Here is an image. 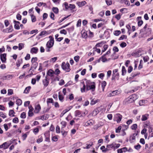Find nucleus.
Listing matches in <instances>:
<instances>
[{
  "instance_id": "34",
  "label": "nucleus",
  "mask_w": 153,
  "mask_h": 153,
  "mask_svg": "<svg viewBox=\"0 0 153 153\" xmlns=\"http://www.w3.org/2000/svg\"><path fill=\"white\" fill-rule=\"evenodd\" d=\"M114 145L113 143H112L111 144L108 145L106 146V147L108 148L110 150L111 149L114 148Z\"/></svg>"
},
{
  "instance_id": "48",
  "label": "nucleus",
  "mask_w": 153,
  "mask_h": 153,
  "mask_svg": "<svg viewBox=\"0 0 153 153\" xmlns=\"http://www.w3.org/2000/svg\"><path fill=\"white\" fill-rule=\"evenodd\" d=\"M137 134L134 133L133 134V136H131L130 137V140H134L135 139V136H136Z\"/></svg>"
},
{
  "instance_id": "1",
  "label": "nucleus",
  "mask_w": 153,
  "mask_h": 153,
  "mask_svg": "<svg viewBox=\"0 0 153 153\" xmlns=\"http://www.w3.org/2000/svg\"><path fill=\"white\" fill-rule=\"evenodd\" d=\"M85 84L84 82H81V84L83 85V87L81 88V91L83 93L85 91V90L88 91L92 90L94 91L95 89V84L94 82H92L89 80H86Z\"/></svg>"
},
{
  "instance_id": "46",
  "label": "nucleus",
  "mask_w": 153,
  "mask_h": 153,
  "mask_svg": "<svg viewBox=\"0 0 153 153\" xmlns=\"http://www.w3.org/2000/svg\"><path fill=\"white\" fill-rule=\"evenodd\" d=\"M13 94V90L12 89H9L8 90V95H11Z\"/></svg>"
},
{
  "instance_id": "60",
  "label": "nucleus",
  "mask_w": 153,
  "mask_h": 153,
  "mask_svg": "<svg viewBox=\"0 0 153 153\" xmlns=\"http://www.w3.org/2000/svg\"><path fill=\"white\" fill-rule=\"evenodd\" d=\"M74 29V27L72 26L69 28L67 29V30L69 32H71L73 31Z\"/></svg>"
},
{
  "instance_id": "32",
  "label": "nucleus",
  "mask_w": 153,
  "mask_h": 153,
  "mask_svg": "<svg viewBox=\"0 0 153 153\" xmlns=\"http://www.w3.org/2000/svg\"><path fill=\"white\" fill-rule=\"evenodd\" d=\"M61 124L62 126L61 127L62 128H64L66 127L67 124V123L64 121H62L61 122Z\"/></svg>"
},
{
  "instance_id": "19",
  "label": "nucleus",
  "mask_w": 153,
  "mask_h": 153,
  "mask_svg": "<svg viewBox=\"0 0 153 153\" xmlns=\"http://www.w3.org/2000/svg\"><path fill=\"white\" fill-rule=\"evenodd\" d=\"M118 90H115L112 91L111 93H110L108 96V97H111L116 95L117 94H118L119 93H118Z\"/></svg>"
},
{
  "instance_id": "52",
  "label": "nucleus",
  "mask_w": 153,
  "mask_h": 153,
  "mask_svg": "<svg viewBox=\"0 0 153 153\" xmlns=\"http://www.w3.org/2000/svg\"><path fill=\"white\" fill-rule=\"evenodd\" d=\"M53 100L52 98H48L47 100V102L48 104L49 103H53Z\"/></svg>"
},
{
  "instance_id": "57",
  "label": "nucleus",
  "mask_w": 153,
  "mask_h": 153,
  "mask_svg": "<svg viewBox=\"0 0 153 153\" xmlns=\"http://www.w3.org/2000/svg\"><path fill=\"white\" fill-rule=\"evenodd\" d=\"M57 59V57H54L51 58L50 60V61L52 62H54Z\"/></svg>"
},
{
  "instance_id": "10",
  "label": "nucleus",
  "mask_w": 153,
  "mask_h": 153,
  "mask_svg": "<svg viewBox=\"0 0 153 153\" xmlns=\"http://www.w3.org/2000/svg\"><path fill=\"white\" fill-rule=\"evenodd\" d=\"M13 22L14 24V28L16 30H19L20 29L19 24H20L19 22L13 21Z\"/></svg>"
},
{
  "instance_id": "4",
  "label": "nucleus",
  "mask_w": 153,
  "mask_h": 153,
  "mask_svg": "<svg viewBox=\"0 0 153 153\" xmlns=\"http://www.w3.org/2000/svg\"><path fill=\"white\" fill-rule=\"evenodd\" d=\"M62 69L67 72H69L70 71L71 69L70 68V65L68 62L66 64L65 62H63L61 65Z\"/></svg>"
},
{
  "instance_id": "38",
  "label": "nucleus",
  "mask_w": 153,
  "mask_h": 153,
  "mask_svg": "<svg viewBox=\"0 0 153 153\" xmlns=\"http://www.w3.org/2000/svg\"><path fill=\"white\" fill-rule=\"evenodd\" d=\"M52 10L53 12L55 13H58L59 12V10L57 7H53L52 8Z\"/></svg>"
},
{
  "instance_id": "43",
  "label": "nucleus",
  "mask_w": 153,
  "mask_h": 153,
  "mask_svg": "<svg viewBox=\"0 0 153 153\" xmlns=\"http://www.w3.org/2000/svg\"><path fill=\"white\" fill-rule=\"evenodd\" d=\"M87 146L85 147H84V149H88L91 148V147L93 145V142L91 143V144H87Z\"/></svg>"
},
{
  "instance_id": "55",
  "label": "nucleus",
  "mask_w": 153,
  "mask_h": 153,
  "mask_svg": "<svg viewBox=\"0 0 153 153\" xmlns=\"http://www.w3.org/2000/svg\"><path fill=\"white\" fill-rule=\"evenodd\" d=\"M142 60H141L140 61V64L138 67V69L139 70H140L143 67V64H142Z\"/></svg>"
},
{
  "instance_id": "35",
  "label": "nucleus",
  "mask_w": 153,
  "mask_h": 153,
  "mask_svg": "<svg viewBox=\"0 0 153 153\" xmlns=\"http://www.w3.org/2000/svg\"><path fill=\"white\" fill-rule=\"evenodd\" d=\"M137 128V126L136 124H134L131 126V129L133 130H136Z\"/></svg>"
},
{
  "instance_id": "64",
  "label": "nucleus",
  "mask_w": 153,
  "mask_h": 153,
  "mask_svg": "<svg viewBox=\"0 0 153 153\" xmlns=\"http://www.w3.org/2000/svg\"><path fill=\"white\" fill-rule=\"evenodd\" d=\"M60 33L61 34H63L65 35H66L67 33V31L65 29H63L62 30H61L60 31Z\"/></svg>"
},
{
  "instance_id": "6",
  "label": "nucleus",
  "mask_w": 153,
  "mask_h": 153,
  "mask_svg": "<svg viewBox=\"0 0 153 153\" xmlns=\"http://www.w3.org/2000/svg\"><path fill=\"white\" fill-rule=\"evenodd\" d=\"M114 116V121H116L117 123H120L122 118V116L120 114H117Z\"/></svg>"
},
{
  "instance_id": "42",
  "label": "nucleus",
  "mask_w": 153,
  "mask_h": 153,
  "mask_svg": "<svg viewBox=\"0 0 153 153\" xmlns=\"http://www.w3.org/2000/svg\"><path fill=\"white\" fill-rule=\"evenodd\" d=\"M108 46L107 45H105L103 46V49L102 50V53L104 52L107 49Z\"/></svg>"
},
{
  "instance_id": "39",
  "label": "nucleus",
  "mask_w": 153,
  "mask_h": 153,
  "mask_svg": "<svg viewBox=\"0 0 153 153\" xmlns=\"http://www.w3.org/2000/svg\"><path fill=\"white\" fill-rule=\"evenodd\" d=\"M20 117L22 119H25L26 117V114L25 112H23L21 113Z\"/></svg>"
},
{
  "instance_id": "21",
  "label": "nucleus",
  "mask_w": 153,
  "mask_h": 153,
  "mask_svg": "<svg viewBox=\"0 0 153 153\" xmlns=\"http://www.w3.org/2000/svg\"><path fill=\"white\" fill-rule=\"evenodd\" d=\"M15 114V112L13 110H10L9 112V115L10 117H14L15 115L14 114Z\"/></svg>"
},
{
  "instance_id": "50",
  "label": "nucleus",
  "mask_w": 153,
  "mask_h": 153,
  "mask_svg": "<svg viewBox=\"0 0 153 153\" xmlns=\"http://www.w3.org/2000/svg\"><path fill=\"white\" fill-rule=\"evenodd\" d=\"M37 5L38 7H40L43 5L44 6H45L46 5V3H44L42 2H40L38 3Z\"/></svg>"
},
{
  "instance_id": "56",
  "label": "nucleus",
  "mask_w": 153,
  "mask_h": 153,
  "mask_svg": "<svg viewBox=\"0 0 153 153\" xmlns=\"http://www.w3.org/2000/svg\"><path fill=\"white\" fill-rule=\"evenodd\" d=\"M133 70V68L131 66H130L128 69V73H130Z\"/></svg>"
},
{
  "instance_id": "9",
  "label": "nucleus",
  "mask_w": 153,
  "mask_h": 153,
  "mask_svg": "<svg viewBox=\"0 0 153 153\" xmlns=\"http://www.w3.org/2000/svg\"><path fill=\"white\" fill-rule=\"evenodd\" d=\"M6 53H4L1 55L0 59L2 62L4 63H5L6 62Z\"/></svg>"
},
{
  "instance_id": "28",
  "label": "nucleus",
  "mask_w": 153,
  "mask_h": 153,
  "mask_svg": "<svg viewBox=\"0 0 153 153\" xmlns=\"http://www.w3.org/2000/svg\"><path fill=\"white\" fill-rule=\"evenodd\" d=\"M105 43L104 42L102 41L100 42L97 43L95 45L94 47L97 48V47H101L102 46L103 44Z\"/></svg>"
},
{
  "instance_id": "11",
  "label": "nucleus",
  "mask_w": 153,
  "mask_h": 153,
  "mask_svg": "<svg viewBox=\"0 0 153 153\" xmlns=\"http://www.w3.org/2000/svg\"><path fill=\"white\" fill-rule=\"evenodd\" d=\"M44 135L45 137V141L47 142H50V133L49 132H45Z\"/></svg>"
},
{
  "instance_id": "31",
  "label": "nucleus",
  "mask_w": 153,
  "mask_h": 153,
  "mask_svg": "<svg viewBox=\"0 0 153 153\" xmlns=\"http://www.w3.org/2000/svg\"><path fill=\"white\" fill-rule=\"evenodd\" d=\"M86 3L85 1H83L81 2H79L78 3V5L79 7H82L85 5Z\"/></svg>"
},
{
  "instance_id": "47",
  "label": "nucleus",
  "mask_w": 153,
  "mask_h": 153,
  "mask_svg": "<svg viewBox=\"0 0 153 153\" xmlns=\"http://www.w3.org/2000/svg\"><path fill=\"white\" fill-rule=\"evenodd\" d=\"M31 16L32 22H35L36 20L35 16L33 15H31Z\"/></svg>"
},
{
  "instance_id": "20",
  "label": "nucleus",
  "mask_w": 153,
  "mask_h": 153,
  "mask_svg": "<svg viewBox=\"0 0 153 153\" xmlns=\"http://www.w3.org/2000/svg\"><path fill=\"white\" fill-rule=\"evenodd\" d=\"M54 74V71L51 69H49L47 73V75L52 77L53 76Z\"/></svg>"
},
{
  "instance_id": "22",
  "label": "nucleus",
  "mask_w": 153,
  "mask_h": 153,
  "mask_svg": "<svg viewBox=\"0 0 153 153\" xmlns=\"http://www.w3.org/2000/svg\"><path fill=\"white\" fill-rule=\"evenodd\" d=\"M99 112V111L97 109L94 110L92 113V115L93 116H96Z\"/></svg>"
},
{
  "instance_id": "51",
  "label": "nucleus",
  "mask_w": 153,
  "mask_h": 153,
  "mask_svg": "<svg viewBox=\"0 0 153 153\" xmlns=\"http://www.w3.org/2000/svg\"><path fill=\"white\" fill-rule=\"evenodd\" d=\"M143 59L144 62H146L149 60V57L146 56L143 57Z\"/></svg>"
},
{
  "instance_id": "41",
  "label": "nucleus",
  "mask_w": 153,
  "mask_h": 153,
  "mask_svg": "<svg viewBox=\"0 0 153 153\" xmlns=\"http://www.w3.org/2000/svg\"><path fill=\"white\" fill-rule=\"evenodd\" d=\"M122 128V127L121 126H119L116 129L115 132L117 133L120 132Z\"/></svg>"
},
{
  "instance_id": "33",
  "label": "nucleus",
  "mask_w": 153,
  "mask_h": 153,
  "mask_svg": "<svg viewBox=\"0 0 153 153\" xmlns=\"http://www.w3.org/2000/svg\"><path fill=\"white\" fill-rule=\"evenodd\" d=\"M0 116L2 117L3 119L7 117L6 114L2 112H0Z\"/></svg>"
},
{
  "instance_id": "27",
  "label": "nucleus",
  "mask_w": 153,
  "mask_h": 153,
  "mask_svg": "<svg viewBox=\"0 0 153 153\" xmlns=\"http://www.w3.org/2000/svg\"><path fill=\"white\" fill-rule=\"evenodd\" d=\"M16 102V104L18 106L21 105L22 103V100L20 99L17 100Z\"/></svg>"
},
{
  "instance_id": "37",
  "label": "nucleus",
  "mask_w": 153,
  "mask_h": 153,
  "mask_svg": "<svg viewBox=\"0 0 153 153\" xmlns=\"http://www.w3.org/2000/svg\"><path fill=\"white\" fill-rule=\"evenodd\" d=\"M19 50H21L24 47V44L22 43H20L19 44Z\"/></svg>"
},
{
  "instance_id": "36",
  "label": "nucleus",
  "mask_w": 153,
  "mask_h": 153,
  "mask_svg": "<svg viewBox=\"0 0 153 153\" xmlns=\"http://www.w3.org/2000/svg\"><path fill=\"white\" fill-rule=\"evenodd\" d=\"M99 101V100H91L90 104L91 105H93L95 104L97 102H98Z\"/></svg>"
},
{
  "instance_id": "62",
  "label": "nucleus",
  "mask_w": 153,
  "mask_h": 153,
  "mask_svg": "<svg viewBox=\"0 0 153 153\" xmlns=\"http://www.w3.org/2000/svg\"><path fill=\"white\" fill-rule=\"evenodd\" d=\"M55 15L53 13L51 12L50 13V17L53 20H54Z\"/></svg>"
},
{
  "instance_id": "49",
  "label": "nucleus",
  "mask_w": 153,
  "mask_h": 153,
  "mask_svg": "<svg viewBox=\"0 0 153 153\" xmlns=\"http://www.w3.org/2000/svg\"><path fill=\"white\" fill-rule=\"evenodd\" d=\"M105 55H104L101 57V60L103 62H105L107 61V59L105 57Z\"/></svg>"
},
{
  "instance_id": "18",
  "label": "nucleus",
  "mask_w": 153,
  "mask_h": 153,
  "mask_svg": "<svg viewBox=\"0 0 153 153\" xmlns=\"http://www.w3.org/2000/svg\"><path fill=\"white\" fill-rule=\"evenodd\" d=\"M149 115L148 114H146L142 115L141 120L142 121L147 120L149 117Z\"/></svg>"
},
{
  "instance_id": "16",
  "label": "nucleus",
  "mask_w": 153,
  "mask_h": 153,
  "mask_svg": "<svg viewBox=\"0 0 153 153\" xmlns=\"http://www.w3.org/2000/svg\"><path fill=\"white\" fill-rule=\"evenodd\" d=\"M38 51V49L37 47H33L31 49L30 52L32 54L36 53Z\"/></svg>"
},
{
  "instance_id": "45",
  "label": "nucleus",
  "mask_w": 153,
  "mask_h": 153,
  "mask_svg": "<svg viewBox=\"0 0 153 153\" xmlns=\"http://www.w3.org/2000/svg\"><path fill=\"white\" fill-rule=\"evenodd\" d=\"M71 10H72L75 8V6L74 4H69V7Z\"/></svg>"
},
{
  "instance_id": "15",
  "label": "nucleus",
  "mask_w": 153,
  "mask_h": 153,
  "mask_svg": "<svg viewBox=\"0 0 153 153\" xmlns=\"http://www.w3.org/2000/svg\"><path fill=\"white\" fill-rule=\"evenodd\" d=\"M10 145H8L7 142H4L3 144L0 145V149L4 148V149H7L9 146Z\"/></svg>"
},
{
  "instance_id": "53",
  "label": "nucleus",
  "mask_w": 153,
  "mask_h": 153,
  "mask_svg": "<svg viewBox=\"0 0 153 153\" xmlns=\"http://www.w3.org/2000/svg\"><path fill=\"white\" fill-rule=\"evenodd\" d=\"M126 45L127 44L125 42H123L120 44V46L123 48L126 47Z\"/></svg>"
},
{
  "instance_id": "29",
  "label": "nucleus",
  "mask_w": 153,
  "mask_h": 153,
  "mask_svg": "<svg viewBox=\"0 0 153 153\" xmlns=\"http://www.w3.org/2000/svg\"><path fill=\"white\" fill-rule=\"evenodd\" d=\"M31 87L30 86H28L26 87L24 93L25 94H27L29 93L30 89Z\"/></svg>"
},
{
  "instance_id": "24",
  "label": "nucleus",
  "mask_w": 153,
  "mask_h": 153,
  "mask_svg": "<svg viewBox=\"0 0 153 153\" xmlns=\"http://www.w3.org/2000/svg\"><path fill=\"white\" fill-rule=\"evenodd\" d=\"M107 84L106 82L105 81H103L101 82V86L102 88V91H104L105 87Z\"/></svg>"
},
{
  "instance_id": "7",
  "label": "nucleus",
  "mask_w": 153,
  "mask_h": 153,
  "mask_svg": "<svg viewBox=\"0 0 153 153\" xmlns=\"http://www.w3.org/2000/svg\"><path fill=\"white\" fill-rule=\"evenodd\" d=\"M118 69H115L113 70V74L112 75V77L111 78V80H115L116 76H119V74L118 72Z\"/></svg>"
},
{
  "instance_id": "30",
  "label": "nucleus",
  "mask_w": 153,
  "mask_h": 153,
  "mask_svg": "<svg viewBox=\"0 0 153 153\" xmlns=\"http://www.w3.org/2000/svg\"><path fill=\"white\" fill-rule=\"evenodd\" d=\"M127 36L126 35H122L119 39V40H121L123 39H126Z\"/></svg>"
},
{
  "instance_id": "58",
  "label": "nucleus",
  "mask_w": 153,
  "mask_h": 153,
  "mask_svg": "<svg viewBox=\"0 0 153 153\" xmlns=\"http://www.w3.org/2000/svg\"><path fill=\"white\" fill-rule=\"evenodd\" d=\"M6 32H8L12 31V27L11 26L9 27V28L6 29Z\"/></svg>"
},
{
  "instance_id": "26",
  "label": "nucleus",
  "mask_w": 153,
  "mask_h": 153,
  "mask_svg": "<svg viewBox=\"0 0 153 153\" xmlns=\"http://www.w3.org/2000/svg\"><path fill=\"white\" fill-rule=\"evenodd\" d=\"M14 76L13 75H7V76H5L4 78V79H11Z\"/></svg>"
},
{
  "instance_id": "25",
  "label": "nucleus",
  "mask_w": 153,
  "mask_h": 153,
  "mask_svg": "<svg viewBox=\"0 0 153 153\" xmlns=\"http://www.w3.org/2000/svg\"><path fill=\"white\" fill-rule=\"evenodd\" d=\"M22 62V59H18L16 63V65L18 67H19L20 65L21 64Z\"/></svg>"
},
{
  "instance_id": "3",
  "label": "nucleus",
  "mask_w": 153,
  "mask_h": 153,
  "mask_svg": "<svg viewBox=\"0 0 153 153\" xmlns=\"http://www.w3.org/2000/svg\"><path fill=\"white\" fill-rule=\"evenodd\" d=\"M50 39L47 42L46 45V51L47 52H49L51 51V48L53 46L54 44V38L51 36H49Z\"/></svg>"
},
{
  "instance_id": "5",
  "label": "nucleus",
  "mask_w": 153,
  "mask_h": 153,
  "mask_svg": "<svg viewBox=\"0 0 153 153\" xmlns=\"http://www.w3.org/2000/svg\"><path fill=\"white\" fill-rule=\"evenodd\" d=\"M38 58L36 57H33L31 59L32 66L35 69L36 68L38 65V63L36 62Z\"/></svg>"
},
{
  "instance_id": "12",
  "label": "nucleus",
  "mask_w": 153,
  "mask_h": 153,
  "mask_svg": "<svg viewBox=\"0 0 153 153\" xmlns=\"http://www.w3.org/2000/svg\"><path fill=\"white\" fill-rule=\"evenodd\" d=\"M72 108V106H71L69 107H68V108L65 110L63 111L62 113L61 114L60 117H62L66 113H67L68 111L69 110H70L71 108Z\"/></svg>"
},
{
  "instance_id": "23",
  "label": "nucleus",
  "mask_w": 153,
  "mask_h": 153,
  "mask_svg": "<svg viewBox=\"0 0 153 153\" xmlns=\"http://www.w3.org/2000/svg\"><path fill=\"white\" fill-rule=\"evenodd\" d=\"M126 70L125 67L124 66H123L122 69V76L125 75L126 73Z\"/></svg>"
},
{
  "instance_id": "8",
  "label": "nucleus",
  "mask_w": 153,
  "mask_h": 153,
  "mask_svg": "<svg viewBox=\"0 0 153 153\" xmlns=\"http://www.w3.org/2000/svg\"><path fill=\"white\" fill-rule=\"evenodd\" d=\"M42 82L44 87H47L48 85L49 82L48 80L47 76L45 77V79L42 80Z\"/></svg>"
},
{
  "instance_id": "59",
  "label": "nucleus",
  "mask_w": 153,
  "mask_h": 153,
  "mask_svg": "<svg viewBox=\"0 0 153 153\" xmlns=\"http://www.w3.org/2000/svg\"><path fill=\"white\" fill-rule=\"evenodd\" d=\"M81 20L80 19H79L78 20L77 23L76 24V26L77 27H80L81 26Z\"/></svg>"
},
{
  "instance_id": "44",
  "label": "nucleus",
  "mask_w": 153,
  "mask_h": 153,
  "mask_svg": "<svg viewBox=\"0 0 153 153\" xmlns=\"http://www.w3.org/2000/svg\"><path fill=\"white\" fill-rule=\"evenodd\" d=\"M121 33L120 30H116L114 32V34L116 36H118Z\"/></svg>"
},
{
  "instance_id": "54",
  "label": "nucleus",
  "mask_w": 153,
  "mask_h": 153,
  "mask_svg": "<svg viewBox=\"0 0 153 153\" xmlns=\"http://www.w3.org/2000/svg\"><path fill=\"white\" fill-rule=\"evenodd\" d=\"M105 2L108 5H110L112 3L111 0H105Z\"/></svg>"
},
{
  "instance_id": "63",
  "label": "nucleus",
  "mask_w": 153,
  "mask_h": 153,
  "mask_svg": "<svg viewBox=\"0 0 153 153\" xmlns=\"http://www.w3.org/2000/svg\"><path fill=\"white\" fill-rule=\"evenodd\" d=\"M104 76H105V74H104L101 73L98 76L99 77V78H101L102 79H103V77Z\"/></svg>"
},
{
  "instance_id": "40",
  "label": "nucleus",
  "mask_w": 153,
  "mask_h": 153,
  "mask_svg": "<svg viewBox=\"0 0 153 153\" xmlns=\"http://www.w3.org/2000/svg\"><path fill=\"white\" fill-rule=\"evenodd\" d=\"M13 122L15 123H19V119L18 117H15L13 118L12 121Z\"/></svg>"
},
{
  "instance_id": "14",
  "label": "nucleus",
  "mask_w": 153,
  "mask_h": 153,
  "mask_svg": "<svg viewBox=\"0 0 153 153\" xmlns=\"http://www.w3.org/2000/svg\"><path fill=\"white\" fill-rule=\"evenodd\" d=\"M93 121L92 120H90L87 121L86 123H85L84 126H91L93 125Z\"/></svg>"
},
{
  "instance_id": "2",
  "label": "nucleus",
  "mask_w": 153,
  "mask_h": 153,
  "mask_svg": "<svg viewBox=\"0 0 153 153\" xmlns=\"http://www.w3.org/2000/svg\"><path fill=\"white\" fill-rule=\"evenodd\" d=\"M138 98V95L135 94L131 95L124 100L123 102V104L126 105L133 102L136 100Z\"/></svg>"
},
{
  "instance_id": "61",
  "label": "nucleus",
  "mask_w": 153,
  "mask_h": 153,
  "mask_svg": "<svg viewBox=\"0 0 153 153\" xmlns=\"http://www.w3.org/2000/svg\"><path fill=\"white\" fill-rule=\"evenodd\" d=\"M56 132L57 133H60V128L58 126H57L56 127Z\"/></svg>"
},
{
  "instance_id": "17",
  "label": "nucleus",
  "mask_w": 153,
  "mask_h": 153,
  "mask_svg": "<svg viewBox=\"0 0 153 153\" xmlns=\"http://www.w3.org/2000/svg\"><path fill=\"white\" fill-rule=\"evenodd\" d=\"M41 107L39 104H38L35 106V112L36 113H38L41 109Z\"/></svg>"
},
{
  "instance_id": "13",
  "label": "nucleus",
  "mask_w": 153,
  "mask_h": 153,
  "mask_svg": "<svg viewBox=\"0 0 153 153\" xmlns=\"http://www.w3.org/2000/svg\"><path fill=\"white\" fill-rule=\"evenodd\" d=\"M75 115L76 117H83L81 113V112L79 110H77L75 112Z\"/></svg>"
}]
</instances>
